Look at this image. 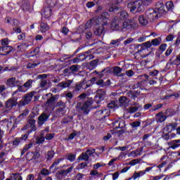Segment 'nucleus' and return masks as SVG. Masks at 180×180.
<instances>
[{
    "instance_id": "nucleus-1",
    "label": "nucleus",
    "mask_w": 180,
    "mask_h": 180,
    "mask_svg": "<svg viewBox=\"0 0 180 180\" xmlns=\"http://www.w3.org/2000/svg\"><path fill=\"white\" fill-rule=\"evenodd\" d=\"M108 20H109V13L104 12L99 18H94L88 21L85 25V27L87 29L92 27V25H99L101 22H102V23L106 22L108 25Z\"/></svg>"
},
{
    "instance_id": "nucleus-2",
    "label": "nucleus",
    "mask_w": 180,
    "mask_h": 180,
    "mask_svg": "<svg viewBox=\"0 0 180 180\" xmlns=\"http://www.w3.org/2000/svg\"><path fill=\"white\" fill-rule=\"evenodd\" d=\"M138 47H141V49L138 50L136 54H139V56H141L142 58H146V57H147L150 54L148 49L151 48V42H150V41L144 42L141 44L138 45Z\"/></svg>"
},
{
    "instance_id": "nucleus-3",
    "label": "nucleus",
    "mask_w": 180,
    "mask_h": 180,
    "mask_svg": "<svg viewBox=\"0 0 180 180\" xmlns=\"http://www.w3.org/2000/svg\"><path fill=\"white\" fill-rule=\"evenodd\" d=\"M127 8L129 9L130 12H141L144 9L143 6V2L141 0H138L136 1H130L127 4Z\"/></svg>"
},
{
    "instance_id": "nucleus-4",
    "label": "nucleus",
    "mask_w": 180,
    "mask_h": 180,
    "mask_svg": "<svg viewBox=\"0 0 180 180\" xmlns=\"http://www.w3.org/2000/svg\"><path fill=\"white\" fill-rule=\"evenodd\" d=\"M91 105L92 103L90 101H86L84 103L79 102L77 103L76 108L79 112H83L84 115H88Z\"/></svg>"
},
{
    "instance_id": "nucleus-5",
    "label": "nucleus",
    "mask_w": 180,
    "mask_h": 180,
    "mask_svg": "<svg viewBox=\"0 0 180 180\" xmlns=\"http://www.w3.org/2000/svg\"><path fill=\"white\" fill-rule=\"evenodd\" d=\"M95 154V149L90 148L85 153H82L77 158L79 161H89V158Z\"/></svg>"
},
{
    "instance_id": "nucleus-6",
    "label": "nucleus",
    "mask_w": 180,
    "mask_h": 180,
    "mask_svg": "<svg viewBox=\"0 0 180 180\" xmlns=\"http://www.w3.org/2000/svg\"><path fill=\"white\" fill-rule=\"evenodd\" d=\"M108 25L107 22H104L101 24L94 25L96 26L94 30V34L96 36H101L103 34V32H105V26Z\"/></svg>"
},
{
    "instance_id": "nucleus-7",
    "label": "nucleus",
    "mask_w": 180,
    "mask_h": 180,
    "mask_svg": "<svg viewBox=\"0 0 180 180\" xmlns=\"http://www.w3.org/2000/svg\"><path fill=\"white\" fill-rule=\"evenodd\" d=\"M146 15L150 22H153V20L158 19L159 16H161V14L154 9L148 10L146 13Z\"/></svg>"
},
{
    "instance_id": "nucleus-8",
    "label": "nucleus",
    "mask_w": 180,
    "mask_h": 180,
    "mask_svg": "<svg viewBox=\"0 0 180 180\" xmlns=\"http://www.w3.org/2000/svg\"><path fill=\"white\" fill-rule=\"evenodd\" d=\"M18 105V100L16 98H10L5 103V108L7 110L4 111V113H8L9 110H12L15 106Z\"/></svg>"
},
{
    "instance_id": "nucleus-9",
    "label": "nucleus",
    "mask_w": 180,
    "mask_h": 180,
    "mask_svg": "<svg viewBox=\"0 0 180 180\" xmlns=\"http://www.w3.org/2000/svg\"><path fill=\"white\" fill-rule=\"evenodd\" d=\"M6 85H7V86H9L10 88H15V86H18V88H19L20 85H22V82H20V80H16V77H11L7 79Z\"/></svg>"
},
{
    "instance_id": "nucleus-10",
    "label": "nucleus",
    "mask_w": 180,
    "mask_h": 180,
    "mask_svg": "<svg viewBox=\"0 0 180 180\" xmlns=\"http://www.w3.org/2000/svg\"><path fill=\"white\" fill-rule=\"evenodd\" d=\"M50 118V113L48 112H42L39 117L37 120L38 126H43L47 120Z\"/></svg>"
},
{
    "instance_id": "nucleus-11",
    "label": "nucleus",
    "mask_w": 180,
    "mask_h": 180,
    "mask_svg": "<svg viewBox=\"0 0 180 180\" xmlns=\"http://www.w3.org/2000/svg\"><path fill=\"white\" fill-rule=\"evenodd\" d=\"M72 169H74V167L72 166L69 167L68 169L59 170L56 173V176L57 178H58V179H64V178H65V176L68 175V174L72 172Z\"/></svg>"
},
{
    "instance_id": "nucleus-12",
    "label": "nucleus",
    "mask_w": 180,
    "mask_h": 180,
    "mask_svg": "<svg viewBox=\"0 0 180 180\" xmlns=\"http://www.w3.org/2000/svg\"><path fill=\"white\" fill-rule=\"evenodd\" d=\"M88 53H89V51L86 52L84 54H79V56L73 58L71 61L72 62L73 64H77L78 63H81V61H84V60H86L88 57L89 60H91L92 57H91V56H88V55H86Z\"/></svg>"
},
{
    "instance_id": "nucleus-13",
    "label": "nucleus",
    "mask_w": 180,
    "mask_h": 180,
    "mask_svg": "<svg viewBox=\"0 0 180 180\" xmlns=\"http://www.w3.org/2000/svg\"><path fill=\"white\" fill-rule=\"evenodd\" d=\"M32 85H33V80L28 79L23 85H20V86L18 89V91H19V92H26L27 89L32 88Z\"/></svg>"
},
{
    "instance_id": "nucleus-14",
    "label": "nucleus",
    "mask_w": 180,
    "mask_h": 180,
    "mask_svg": "<svg viewBox=\"0 0 180 180\" xmlns=\"http://www.w3.org/2000/svg\"><path fill=\"white\" fill-rule=\"evenodd\" d=\"M50 127H47L44 130L40 131L39 136L37 138V144H43L44 143V136H46V133H49Z\"/></svg>"
},
{
    "instance_id": "nucleus-15",
    "label": "nucleus",
    "mask_w": 180,
    "mask_h": 180,
    "mask_svg": "<svg viewBox=\"0 0 180 180\" xmlns=\"http://www.w3.org/2000/svg\"><path fill=\"white\" fill-rule=\"evenodd\" d=\"M45 96H51L46 101V106H48V107L53 106V105H54V102H56V101H57V99H58V98H60L59 95L53 96V94L51 93L46 94L45 95Z\"/></svg>"
},
{
    "instance_id": "nucleus-16",
    "label": "nucleus",
    "mask_w": 180,
    "mask_h": 180,
    "mask_svg": "<svg viewBox=\"0 0 180 180\" xmlns=\"http://www.w3.org/2000/svg\"><path fill=\"white\" fill-rule=\"evenodd\" d=\"M95 115L98 117V120H103V119L108 117V116L110 115V112L108 109H104L97 111Z\"/></svg>"
},
{
    "instance_id": "nucleus-17",
    "label": "nucleus",
    "mask_w": 180,
    "mask_h": 180,
    "mask_svg": "<svg viewBox=\"0 0 180 180\" xmlns=\"http://www.w3.org/2000/svg\"><path fill=\"white\" fill-rule=\"evenodd\" d=\"M53 15V10L50 7H45L41 12V15L43 18H45V19H49L50 16Z\"/></svg>"
},
{
    "instance_id": "nucleus-18",
    "label": "nucleus",
    "mask_w": 180,
    "mask_h": 180,
    "mask_svg": "<svg viewBox=\"0 0 180 180\" xmlns=\"http://www.w3.org/2000/svg\"><path fill=\"white\" fill-rule=\"evenodd\" d=\"M178 124L176 123H172L166 125V127L163 129L164 131H167V133H171L174 131V130H176V127Z\"/></svg>"
},
{
    "instance_id": "nucleus-19",
    "label": "nucleus",
    "mask_w": 180,
    "mask_h": 180,
    "mask_svg": "<svg viewBox=\"0 0 180 180\" xmlns=\"http://www.w3.org/2000/svg\"><path fill=\"white\" fill-rule=\"evenodd\" d=\"M34 96V92L30 93L27 94L22 100V105H27L32 99H33V96Z\"/></svg>"
},
{
    "instance_id": "nucleus-20",
    "label": "nucleus",
    "mask_w": 180,
    "mask_h": 180,
    "mask_svg": "<svg viewBox=\"0 0 180 180\" xmlns=\"http://www.w3.org/2000/svg\"><path fill=\"white\" fill-rule=\"evenodd\" d=\"M16 127V119L15 118H10L7 120V130H9V129H15Z\"/></svg>"
},
{
    "instance_id": "nucleus-21",
    "label": "nucleus",
    "mask_w": 180,
    "mask_h": 180,
    "mask_svg": "<svg viewBox=\"0 0 180 180\" xmlns=\"http://www.w3.org/2000/svg\"><path fill=\"white\" fill-rule=\"evenodd\" d=\"M155 11H158V13L160 15L164 13L165 12V10H164V4L162 1H158L155 5Z\"/></svg>"
},
{
    "instance_id": "nucleus-22",
    "label": "nucleus",
    "mask_w": 180,
    "mask_h": 180,
    "mask_svg": "<svg viewBox=\"0 0 180 180\" xmlns=\"http://www.w3.org/2000/svg\"><path fill=\"white\" fill-rule=\"evenodd\" d=\"M156 122H158L159 123H162V122H165L167 120V116L164 115V112H160L156 115L155 117Z\"/></svg>"
},
{
    "instance_id": "nucleus-23",
    "label": "nucleus",
    "mask_w": 180,
    "mask_h": 180,
    "mask_svg": "<svg viewBox=\"0 0 180 180\" xmlns=\"http://www.w3.org/2000/svg\"><path fill=\"white\" fill-rule=\"evenodd\" d=\"M111 29L112 30H121L120 23L119 22V20L117 18H115V20L111 23Z\"/></svg>"
},
{
    "instance_id": "nucleus-24",
    "label": "nucleus",
    "mask_w": 180,
    "mask_h": 180,
    "mask_svg": "<svg viewBox=\"0 0 180 180\" xmlns=\"http://www.w3.org/2000/svg\"><path fill=\"white\" fill-rule=\"evenodd\" d=\"M127 22L130 29H137L139 27V24H137V21L134 18L129 19Z\"/></svg>"
},
{
    "instance_id": "nucleus-25",
    "label": "nucleus",
    "mask_w": 180,
    "mask_h": 180,
    "mask_svg": "<svg viewBox=\"0 0 180 180\" xmlns=\"http://www.w3.org/2000/svg\"><path fill=\"white\" fill-rule=\"evenodd\" d=\"M180 139L174 140L172 142L169 143L170 146V148H172V150H175V148H178V147H180Z\"/></svg>"
},
{
    "instance_id": "nucleus-26",
    "label": "nucleus",
    "mask_w": 180,
    "mask_h": 180,
    "mask_svg": "<svg viewBox=\"0 0 180 180\" xmlns=\"http://www.w3.org/2000/svg\"><path fill=\"white\" fill-rule=\"evenodd\" d=\"M29 48V44L22 43L17 46V51H25Z\"/></svg>"
},
{
    "instance_id": "nucleus-27",
    "label": "nucleus",
    "mask_w": 180,
    "mask_h": 180,
    "mask_svg": "<svg viewBox=\"0 0 180 180\" xmlns=\"http://www.w3.org/2000/svg\"><path fill=\"white\" fill-rule=\"evenodd\" d=\"M119 102L121 106H126V105L130 102V100H129L126 96H121L119 98Z\"/></svg>"
},
{
    "instance_id": "nucleus-28",
    "label": "nucleus",
    "mask_w": 180,
    "mask_h": 180,
    "mask_svg": "<svg viewBox=\"0 0 180 180\" xmlns=\"http://www.w3.org/2000/svg\"><path fill=\"white\" fill-rule=\"evenodd\" d=\"M139 21L141 26H146V25H148V20L147 18H146V17H144V15H140L139 17Z\"/></svg>"
},
{
    "instance_id": "nucleus-29",
    "label": "nucleus",
    "mask_w": 180,
    "mask_h": 180,
    "mask_svg": "<svg viewBox=\"0 0 180 180\" xmlns=\"http://www.w3.org/2000/svg\"><path fill=\"white\" fill-rule=\"evenodd\" d=\"M122 71H123V69L120 67L115 66L113 68V74L114 75H116L117 77H121L120 74L122 73Z\"/></svg>"
},
{
    "instance_id": "nucleus-30",
    "label": "nucleus",
    "mask_w": 180,
    "mask_h": 180,
    "mask_svg": "<svg viewBox=\"0 0 180 180\" xmlns=\"http://www.w3.org/2000/svg\"><path fill=\"white\" fill-rule=\"evenodd\" d=\"M10 178L12 180H23V178H22L20 173H12L10 175Z\"/></svg>"
},
{
    "instance_id": "nucleus-31",
    "label": "nucleus",
    "mask_w": 180,
    "mask_h": 180,
    "mask_svg": "<svg viewBox=\"0 0 180 180\" xmlns=\"http://www.w3.org/2000/svg\"><path fill=\"white\" fill-rule=\"evenodd\" d=\"M50 27L46 22H41L40 24V30L42 33H46L47 30H49Z\"/></svg>"
},
{
    "instance_id": "nucleus-32",
    "label": "nucleus",
    "mask_w": 180,
    "mask_h": 180,
    "mask_svg": "<svg viewBox=\"0 0 180 180\" xmlns=\"http://www.w3.org/2000/svg\"><path fill=\"white\" fill-rule=\"evenodd\" d=\"M71 84H72V80H69L67 82H60L58 84V86H59V88H68V86H70L71 85Z\"/></svg>"
},
{
    "instance_id": "nucleus-33",
    "label": "nucleus",
    "mask_w": 180,
    "mask_h": 180,
    "mask_svg": "<svg viewBox=\"0 0 180 180\" xmlns=\"http://www.w3.org/2000/svg\"><path fill=\"white\" fill-rule=\"evenodd\" d=\"M3 50L4 56H8V54H9L12 51V50H13V48L12 46H3Z\"/></svg>"
},
{
    "instance_id": "nucleus-34",
    "label": "nucleus",
    "mask_w": 180,
    "mask_h": 180,
    "mask_svg": "<svg viewBox=\"0 0 180 180\" xmlns=\"http://www.w3.org/2000/svg\"><path fill=\"white\" fill-rule=\"evenodd\" d=\"M106 95V91L103 89L97 90V96L99 99H103V96Z\"/></svg>"
},
{
    "instance_id": "nucleus-35",
    "label": "nucleus",
    "mask_w": 180,
    "mask_h": 180,
    "mask_svg": "<svg viewBox=\"0 0 180 180\" xmlns=\"http://www.w3.org/2000/svg\"><path fill=\"white\" fill-rule=\"evenodd\" d=\"M129 18V13L126 11H122L120 13V19L122 20H124V19H127Z\"/></svg>"
},
{
    "instance_id": "nucleus-36",
    "label": "nucleus",
    "mask_w": 180,
    "mask_h": 180,
    "mask_svg": "<svg viewBox=\"0 0 180 180\" xmlns=\"http://www.w3.org/2000/svg\"><path fill=\"white\" fill-rule=\"evenodd\" d=\"M33 158H32V162H39V158H40V153L39 152H34L33 153Z\"/></svg>"
},
{
    "instance_id": "nucleus-37",
    "label": "nucleus",
    "mask_w": 180,
    "mask_h": 180,
    "mask_svg": "<svg viewBox=\"0 0 180 180\" xmlns=\"http://www.w3.org/2000/svg\"><path fill=\"white\" fill-rule=\"evenodd\" d=\"M46 158L47 161H50V160H53V158H54V151L53 150L48 151Z\"/></svg>"
},
{
    "instance_id": "nucleus-38",
    "label": "nucleus",
    "mask_w": 180,
    "mask_h": 180,
    "mask_svg": "<svg viewBox=\"0 0 180 180\" xmlns=\"http://www.w3.org/2000/svg\"><path fill=\"white\" fill-rule=\"evenodd\" d=\"M58 2V0H47V4L50 8H54V6L57 5Z\"/></svg>"
},
{
    "instance_id": "nucleus-39",
    "label": "nucleus",
    "mask_w": 180,
    "mask_h": 180,
    "mask_svg": "<svg viewBox=\"0 0 180 180\" xmlns=\"http://www.w3.org/2000/svg\"><path fill=\"white\" fill-rule=\"evenodd\" d=\"M166 8L167 11H172L174 9V3L171 1L166 3Z\"/></svg>"
},
{
    "instance_id": "nucleus-40",
    "label": "nucleus",
    "mask_w": 180,
    "mask_h": 180,
    "mask_svg": "<svg viewBox=\"0 0 180 180\" xmlns=\"http://www.w3.org/2000/svg\"><path fill=\"white\" fill-rule=\"evenodd\" d=\"M86 167H88V162H84L79 164L76 168L77 169L79 170V169H84V168H85Z\"/></svg>"
},
{
    "instance_id": "nucleus-41",
    "label": "nucleus",
    "mask_w": 180,
    "mask_h": 180,
    "mask_svg": "<svg viewBox=\"0 0 180 180\" xmlns=\"http://www.w3.org/2000/svg\"><path fill=\"white\" fill-rule=\"evenodd\" d=\"M76 157H77V155L72 154V153H69L68 155V161H70V162H74V161H75Z\"/></svg>"
},
{
    "instance_id": "nucleus-42",
    "label": "nucleus",
    "mask_w": 180,
    "mask_h": 180,
    "mask_svg": "<svg viewBox=\"0 0 180 180\" xmlns=\"http://www.w3.org/2000/svg\"><path fill=\"white\" fill-rule=\"evenodd\" d=\"M140 108H141V105H136V107H131L129 108V113H134L135 112H137Z\"/></svg>"
},
{
    "instance_id": "nucleus-43",
    "label": "nucleus",
    "mask_w": 180,
    "mask_h": 180,
    "mask_svg": "<svg viewBox=\"0 0 180 180\" xmlns=\"http://www.w3.org/2000/svg\"><path fill=\"white\" fill-rule=\"evenodd\" d=\"M40 65V61L37 60L34 63H30L27 65V68H34L35 67H37V65Z\"/></svg>"
},
{
    "instance_id": "nucleus-44",
    "label": "nucleus",
    "mask_w": 180,
    "mask_h": 180,
    "mask_svg": "<svg viewBox=\"0 0 180 180\" xmlns=\"http://www.w3.org/2000/svg\"><path fill=\"white\" fill-rule=\"evenodd\" d=\"M163 105L160 103L156 105H154L153 108H150V112H155V110H158L162 108Z\"/></svg>"
},
{
    "instance_id": "nucleus-45",
    "label": "nucleus",
    "mask_w": 180,
    "mask_h": 180,
    "mask_svg": "<svg viewBox=\"0 0 180 180\" xmlns=\"http://www.w3.org/2000/svg\"><path fill=\"white\" fill-rule=\"evenodd\" d=\"M61 161H64V158H60V159H56L54 160L53 163L51 166V168H54V167H56V165H58L61 162Z\"/></svg>"
},
{
    "instance_id": "nucleus-46",
    "label": "nucleus",
    "mask_w": 180,
    "mask_h": 180,
    "mask_svg": "<svg viewBox=\"0 0 180 180\" xmlns=\"http://www.w3.org/2000/svg\"><path fill=\"white\" fill-rule=\"evenodd\" d=\"M123 29H126L127 30H129L130 28V25H129V22L128 21H124L122 23V26L121 27V30H123Z\"/></svg>"
},
{
    "instance_id": "nucleus-47",
    "label": "nucleus",
    "mask_w": 180,
    "mask_h": 180,
    "mask_svg": "<svg viewBox=\"0 0 180 180\" xmlns=\"http://www.w3.org/2000/svg\"><path fill=\"white\" fill-rule=\"evenodd\" d=\"M45 139L46 140H53L54 139V136H56V134L52 133V134H49V133H45Z\"/></svg>"
},
{
    "instance_id": "nucleus-48",
    "label": "nucleus",
    "mask_w": 180,
    "mask_h": 180,
    "mask_svg": "<svg viewBox=\"0 0 180 180\" xmlns=\"http://www.w3.org/2000/svg\"><path fill=\"white\" fill-rule=\"evenodd\" d=\"M130 155H132V157H139V155H141V152L139 150H134L131 152Z\"/></svg>"
},
{
    "instance_id": "nucleus-49",
    "label": "nucleus",
    "mask_w": 180,
    "mask_h": 180,
    "mask_svg": "<svg viewBox=\"0 0 180 180\" xmlns=\"http://www.w3.org/2000/svg\"><path fill=\"white\" fill-rule=\"evenodd\" d=\"M141 158H139V159H134L133 160H131V162H129V165H136V164H139L140 163V162L141 161Z\"/></svg>"
},
{
    "instance_id": "nucleus-50",
    "label": "nucleus",
    "mask_w": 180,
    "mask_h": 180,
    "mask_svg": "<svg viewBox=\"0 0 180 180\" xmlns=\"http://www.w3.org/2000/svg\"><path fill=\"white\" fill-rule=\"evenodd\" d=\"M22 141L20 140V138H15V139L13 141V147H18L19 144H20V142Z\"/></svg>"
},
{
    "instance_id": "nucleus-51",
    "label": "nucleus",
    "mask_w": 180,
    "mask_h": 180,
    "mask_svg": "<svg viewBox=\"0 0 180 180\" xmlns=\"http://www.w3.org/2000/svg\"><path fill=\"white\" fill-rule=\"evenodd\" d=\"M143 82H146V81L137 82L132 86L133 89H137V88H141V86H143Z\"/></svg>"
},
{
    "instance_id": "nucleus-52",
    "label": "nucleus",
    "mask_w": 180,
    "mask_h": 180,
    "mask_svg": "<svg viewBox=\"0 0 180 180\" xmlns=\"http://www.w3.org/2000/svg\"><path fill=\"white\" fill-rule=\"evenodd\" d=\"M33 153L30 152V153H27L26 155V160L27 161H32L33 160Z\"/></svg>"
},
{
    "instance_id": "nucleus-53",
    "label": "nucleus",
    "mask_w": 180,
    "mask_h": 180,
    "mask_svg": "<svg viewBox=\"0 0 180 180\" xmlns=\"http://www.w3.org/2000/svg\"><path fill=\"white\" fill-rule=\"evenodd\" d=\"M47 85V80L42 79H41L40 84H39V86L40 88H45V86Z\"/></svg>"
},
{
    "instance_id": "nucleus-54",
    "label": "nucleus",
    "mask_w": 180,
    "mask_h": 180,
    "mask_svg": "<svg viewBox=\"0 0 180 180\" xmlns=\"http://www.w3.org/2000/svg\"><path fill=\"white\" fill-rule=\"evenodd\" d=\"M174 39H175V36L172 34H169V35H167L166 37V41H172V40H174Z\"/></svg>"
},
{
    "instance_id": "nucleus-55",
    "label": "nucleus",
    "mask_w": 180,
    "mask_h": 180,
    "mask_svg": "<svg viewBox=\"0 0 180 180\" xmlns=\"http://www.w3.org/2000/svg\"><path fill=\"white\" fill-rule=\"evenodd\" d=\"M11 25L13 26V27H19V20L13 19Z\"/></svg>"
},
{
    "instance_id": "nucleus-56",
    "label": "nucleus",
    "mask_w": 180,
    "mask_h": 180,
    "mask_svg": "<svg viewBox=\"0 0 180 180\" xmlns=\"http://www.w3.org/2000/svg\"><path fill=\"white\" fill-rule=\"evenodd\" d=\"M133 41H134V39L129 37L124 41V46H127L128 44L133 43Z\"/></svg>"
},
{
    "instance_id": "nucleus-57",
    "label": "nucleus",
    "mask_w": 180,
    "mask_h": 180,
    "mask_svg": "<svg viewBox=\"0 0 180 180\" xmlns=\"http://www.w3.org/2000/svg\"><path fill=\"white\" fill-rule=\"evenodd\" d=\"M0 126L4 127V128L8 129V120H4L3 121L0 122Z\"/></svg>"
},
{
    "instance_id": "nucleus-58",
    "label": "nucleus",
    "mask_w": 180,
    "mask_h": 180,
    "mask_svg": "<svg viewBox=\"0 0 180 180\" xmlns=\"http://www.w3.org/2000/svg\"><path fill=\"white\" fill-rule=\"evenodd\" d=\"M151 46H160V39H154L152 40Z\"/></svg>"
},
{
    "instance_id": "nucleus-59",
    "label": "nucleus",
    "mask_w": 180,
    "mask_h": 180,
    "mask_svg": "<svg viewBox=\"0 0 180 180\" xmlns=\"http://www.w3.org/2000/svg\"><path fill=\"white\" fill-rule=\"evenodd\" d=\"M96 85H98L99 86H101L103 88V86H106V84L103 82V79H99L96 82Z\"/></svg>"
},
{
    "instance_id": "nucleus-60",
    "label": "nucleus",
    "mask_w": 180,
    "mask_h": 180,
    "mask_svg": "<svg viewBox=\"0 0 180 180\" xmlns=\"http://www.w3.org/2000/svg\"><path fill=\"white\" fill-rule=\"evenodd\" d=\"M29 9H30V4H29L28 3H25L24 4H22V11H29Z\"/></svg>"
},
{
    "instance_id": "nucleus-61",
    "label": "nucleus",
    "mask_w": 180,
    "mask_h": 180,
    "mask_svg": "<svg viewBox=\"0 0 180 180\" xmlns=\"http://www.w3.org/2000/svg\"><path fill=\"white\" fill-rule=\"evenodd\" d=\"M162 139H164L165 140H166V141H167V140H168L169 139H171L169 134H168V133H166V134H165V131H164V130H163V134H162Z\"/></svg>"
},
{
    "instance_id": "nucleus-62",
    "label": "nucleus",
    "mask_w": 180,
    "mask_h": 180,
    "mask_svg": "<svg viewBox=\"0 0 180 180\" xmlns=\"http://www.w3.org/2000/svg\"><path fill=\"white\" fill-rule=\"evenodd\" d=\"M141 122L140 121L134 122L131 124V127H140Z\"/></svg>"
},
{
    "instance_id": "nucleus-63",
    "label": "nucleus",
    "mask_w": 180,
    "mask_h": 180,
    "mask_svg": "<svg viewBox=\"0 0 180 180\" xmlns=\"http://www.w3.org/2000/svg\"><path fill=\"white\" fill-rule=\"evenodd\" d=\"M82 85H84V82L77 84L75 86L76 91H81V89H82Z\"/></svg>"
},
{
    "instance_id": "nucleus-64",
    "label": "nucleus",
    "mask_w": 180,
    "mask_h": 180,
    "mask_svg": "<svg viewBox=\"0 0 180 180\" xmlns=\"http://www.w3.org/2000/svg\"><path fill=\"white\" fill-rule=\"evenodd\" d=\"M125 74L127 77H133V75H134V72L131 70H127L125 72Z\"/></svg>"
}]
</instances>
